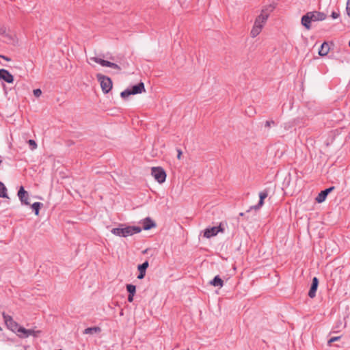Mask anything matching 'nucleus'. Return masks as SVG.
Returning <instances> with one entry per match:
<instances>
[{
	"instance_id": "9",
	"label": "nucleus",
	"mask_w": 350,
	"mask_h": 350,
	"mask_svg": "<svg viewBox=\"0 0 350 350\" xmlns=\"http://www.w3.org/2000/svg\"><path fill=\"white\" fill-rule=\"evenodd\" d=\"M18 197L21 202L22 204L25 205H29V194L25 190L24 187L21 186L18 191Z\"/></svg>"
},
{
	"instance_id": "19",
	"label": "nucleus",
	"mask_w": 350,
	"mask_h": 350,
	"mask_svg": "<svg viewBox=\"0 0 350 350\" xmlns=\"http://www.w3.org/2000/svg\"><path fill=\"white\" fill-rule=\"evenodd\" d=\"M311 22H312V20L310 19L308 13H307L306 15H304L301 17V24L307 29H310V23Z\"/></svg>"
},
{
	"instance_id": "38",
	"label": "nucleus",
	"mask_w": 350,
	"mask_h": 350,
	"mask_svg": "<svg viewBox=\"0 0 350 350\" xmlns=\"http://www.w3.org/2000/svg\"><path fill=\"white\" fill-rule=\"evenodd\" d=\"M187 350H189V349H187Z\"/></svg>"
},
{
	"instance_id": "12",
	"label": "nucleus",
	"mask_w": 350,
	"mask_h": 350,
	"mask_svg": "<svg viewBox=\"0 0 350 350\" xmlns=\"http://www.w3.org/2000/svg\"><path fill=\"white\" fill-rule=\"evenodd\" d=\"M221 230V228L217 226L206 228L204 230V236L206 238H211L212 237L217 235L218 232Z\"/></svg>"
},
{
	"instance_id": "32",
	"label": "nucleus",
	"mask_w": 350,
	"mask_h": 350,
	"mask_svg": "<svg viewBox=\"0 0 350 350\" xmlns=\"http://www.w3.org/2000/svg\"><path fill=\"white\" fill-rule=\"evenodd\" d=\"M274 124L273 121H267L265 123L267 126H270L271 124Z\"/></svg>"
},
{
	"instance_id": "24",
	"label": "nucleus",
	"mask_w": 350,
	"mask_h": 350,
	"mask_svg": "<svg viewBox=\"0 0 350 350\" xmlns=\"http://www.w3.org/2000/svg\"><path fill=\"white\" fill-rule=\"evenodd\" d=\"M126 290L129 293V294L135 295L136 287L135 285L133 284H127L126 285Z\"/></svg>"
},
{
	"instance_id": "15",
	"label": "nucleus",
	"mask_w": 350,
	"mask_h": 350,
	"mask_svg": "<svg viewBox=\"0 0 350 350\" xmlns=\"http://www.w3.org/2000/svg\"><path fill=\"white\" fill-rule=\"evenodd\" d=\"M148 262L145 261L142 265H138V271H139V274L137 276L138 279H143L146 275V270L148 267Z\"/></svg>"
},
{
	"instance_id": "18",
	"label": "nucleus",
	"mask_w": 350,
	"mask_h": 350,
	"mask_svg": "<svg viewBox=\"0 0 350 350\" xmlns=\"http://www.w3.org/2000/svg\"><path fill=\"white\" fill-rule=\"evenodd\" d=\"M329 51V46L328 43L325 42L321 44V46L319 50V54L321 56H325L326 55H327Z\"/></svg>"
},
{
	"instance_id": "35",
	"label": "nucleus",
	"mask_w": 350,
	"mask_h": 350,
	"mask_svg": "<svg viewBox=\"0 0 350 350\" xmlns=\"http://www.w3.org/2000/svg\"><path fill=\"white\" fill-rule=\"evenodd\" d=\"M240 215H241V216H243V213H240Z\"/></svg>"
},
{
	"instance_id": "37",
	"label": "nucleus",
	"mask_w": 350,
	"mask_h": 350,
	"mask_svg": "<svg viewBox=\"0 0 350 350\" xmlns=\"http://www.w3.org/2000/svg\"><path fill=\"white\" fill-rule=\"evenodd\" d=\"M1 330H2V329H1V327H0V331H1Z\"/></svg>"
},
{
	"instance_id": "25",
	"label": "nucleus",
	"mask_w": 350,
	"mask_h": 350,
	"mask_svg": "<svg viewBox=\"0 0 350 350\" xmlns=\"http://www.w3.org/2000/svg\"><path fill=\"white\" fill-rule=\"evenodd\" d=\"M28 144L29 145L30 149L31 150H34L37 148V144L33 139H29L27 141Z\"/></svg>"
},
{
	"instance_id": "30",
	"label": "nucleus",
	"mask_w": 350,
	"mask_h": 350,
	"mask_svg": "<svg viewBox=\"0 0 350 350\" xmlns=\"http://www.w3.org/2000/svg\"><path fill=\"white\" fill-rule=\"evenodd\" d=\"M177 153H178L177 154V158L178 159H181V156H182V151H181V150L180 149H178L177 150Z\"/></svg>"
},
{
	"instance_id": "31",
	"label": "nucleus",
	"mask_w": 350,
	"mask_h": 350,
	"mask_svg": "<svg viewBox=\"0 0 350 350\" xmlns=\"http://www.w3.org/2000/svg\"><path fill=\"white\" fill-rule=\"evenodd\" d=\"M133 297H134V295L129 294V297H128V301L129 302H132L133 301Z\"/></svg>"
},
{
	"instance_id": "17",
	"label": "nucleus",
	"mask_w": 350,
	"mask_h": 350,
	"mask_svg": "<svg viewBox=\"0 0 350 350\" xmlns=\"http://www.w3.org/2000/svg\"><path fill=\"white\" fill-rule=\"evenodd\" d=\"M142 224H143V229L145 230H150L156 226L155 223L149 217L143 219Z\"/></svg>"
},
{
	"instance_id": "10",
	"label": "nucleus",
	"mask_w": 350,
	"mask_h": 350,
	"mask_svg": "<svg viewBox=\"0 0 350 350\" xmlns=\"http://www.w3.org/2000/svg\"><path fill=\"white\" fill-rule=\"evenodd\" d=\"M0 80L12 83L14 81V77L8 70L0 69Z\"/></svg>"
},
{
	"instance_id": "5",
	"label": "nucleus",
	"mask_w": 350,
	"mask_h": 350,
	"mask_svg": "<svg viewBox=\"0 0 350 350\" xmlns=\"http://www.w3.org/2000/svg\"><path fill=\"white\" fill-rule=\"evenodd\" d=\"M151 174L159 183H163L165 181L166 174L161 167H152Z\"/></svg>"
},
{
	"instance_id": "33",
	"label": "nucleus",
	"mask_w": 350,
	"mask_h": 350,
	"mask_svg": "<svg viewBox=\"0 0 350 350\" xmlns=\"http://www.w3.org/2000/svg\"><path fill=\"white\" fill-rule=\"evenodd\" d=\"M0 57L3 58V59L6 60V61H10L11 59L10 58H8V57H5L4 55H0Z\"/></svg>"
},
{
	"instance_id": "11",
	"label": "nucleus",
	"mask_w": 350,
	"mask_h": 350,
	"mask_svg": "<svg viewBox=\"0 0 350 350\" xmlns=\"http://www.w3.org/2000/svg\"><path fill=\"white\" fill-rule=\"evenodd\" d=\"M312 21H323L326 18V14L319 12H308Z\"/></svg>"
},
{
	"instance_id": "14",
	"label": "nucleus",
	"mask_w": 350,
	"mask_h": 350,
	"mask_svg": "<svg viewBox=\"0 0 350 350\" xmlns=\"http://www.w3.org/2000/svg\"><path fill=\"white\" fill-rule=\"evenodd\" d=\"M267 196H268V192L267 191H263L260 192V193H259L260 200H259L258 204L256 206H251L250 209H255V210L259 209L263 205L264 200L267 197Z\"/></svg>"
},
{
	"instance_id": "3",
	"label": "nucleus",
	"mask_w": 350,
	"mask_h": 350,
	"mask_svg": "<svg viewBox=\"0 0 350 350\" xmlns=\"http://www.w3.org/2000/svg\"><path fill=\"white\" fill-rule=\"evenodd\" d=\"M145 92L144 84L142 82L139 83L137 85H133L131 88H127L121 92V97L123 98H127L131 95H135L141 94Z\"/></svg>"
},
{
	"instance_id": "4",
	"label": "nucleus",
	"mask_w": 350,
	"mask_h": 350,
	"mask_svg": "<svg viewBox=\"0 0 350 350\" xmlns=\"http://www.w3.org/2000/svg\"><path fill=\"white\" fill-rule=\"evenodd\" d=\"M97 79L100 83V87L103 92L108 93L112 88V82L110 78L102 75L101 74H98Z\"/></svg>"
},
{
	"instance_id": "23",
	"label": "nucleus",
	"mask_w": 350,
	"mask_h": 350,
	"mask_svg": "<svg viewBox=\"0 0 350 350\" xmlns=\"http://www.w3.org/2000/svg\"><path fill=\"white\" fill-rule=\"evenodd\" d=\"M100 331V329L98 327H88L84 330L83 333L85 334H92L94 333L99 332Z\"/></svg>"
},
{
	"instance_id": "22",
	"label": "nucleus",
	"mask_w": 350,
	"mask_h": 350,
	"mask_svg": "<svg viewBox=\"0 0 350 350\" xmlns=\"http://www.w3.org/2000/svg\"><path fill=\"white\" fill-rule=\"evenodd\" d=\"M43 206V204L40 202H34L31 205V208L34 211L36 215H39V211L40 208Z\"/></svg>"
},
{
	"instance_id": "16",
	"label": "nucleus",
	"mask_w": 350,
	"mask_h": 350,
	"mask_svg": "<svg viewBox=\"0 0 350 350\" xmlns=\"http://www.w3.org/2000/svg\"><path fill=\"white\" fill-rule=\"evenodd\" d=\"M318 284H319L318 279L316 277H314L312 279V286H311L310 289L308 293V296L310 297L313 298L315 297Z\"/></svg>"
},
{
	"instance_id": "8",
	"label": "nucleus",
	"mask_w": 350,
	"mask_h": 350,
	"mask_svg": "<svg viewBox=\"0 0 350 350\" xmlns=\"http://www.w3.org/2000/svg\"><path fill=\"white\" fill-rule=\"evenodd\" d=\"M90 61H93L97 64H99L100 65H101L102 66H104V67H109V68H112L113 69H116L118 70H120V67L118 64L111 62H109V61H107V60L102 59L96 57H90Z\"/></svg>"
},
{
	"instance_id": "26",
	"label": "nucleus",
	"mask_w": 350,
	"mask_h": 350,
	"mask_svg": "<svg viewBox=\"0 0 350 350\" xmlns=\"http://www.w3.org/2000/svg\"><path fill=\"white\" fill-rule=\"evenodd\" d=\"M346 11L348 16L350 18V0H347L346 5Z\"/></svg>"
},
{
	"instance_id": "36",
	"label": "nucleus",
	"mask_w": 350,
	"mask_h": 350,
	"mask_svg": "<svg viewBox=\"0 0 350 350\" xmlns=\"http://www.w3.org/2000/svg\"><path fill=\"white\" fill-rule=\"evenodd\" d=\"M349 46H350V40H349Z\"/></svg>"
},
{
	"instance_id": "1",
	"label": "nucleus",
	"mask_w": 350,
	"mask_h": 350,
	"mask_svg": "<svg viewBox=\"0 0 350 350\" xmlns=\"http://www.w3.org/2000/svg\"><path fill=\"white\" fill-rule=\"evenodd\" d=\"M273 8V6L269 5L261 11V13L256 18L254 24L250 31V36L252 38H256L260 34L269 18L270 12H272Z\"/></svg>"
},
{
	"instance_id": "28",
	"label": "nucleus",
	"mask_w": 350,
	"mask_h": 350,
	"mask_svg": "<svg viewBox=\"0 0 350 350\" xmlns=\"http://www.w3.org/2000/svg\"><path fill=\"white\" fill-rule=\"evenodd\" d=\"M340 336L332 337L328 340V345H330L332 342L337 341L340 339Z\"/></svg>"
},
{
	"instance_id": "2",
	"label": "nucleus",
	"mask_w": 350,
	"mask_h": 350,
	"mask_svg": "<svg viewBox=\"0 0 350 350\" xmlns=\"http://www.w3.org/2000/svg\"><path fill=\"white\" fill-rule=\"evenodd\" d=\"M142 231V228L138 226H121L118 228H113L111 232L116 236L126 237L139 233Z\"/></svg>"
},
{
	"instance_id": "21",
	"label": "nucleus",
	"mask_w": 350,
	"mask_h": 350,
	"mask_svg": "<svg viewBox=\"0 0 350 350\" xmlns=\"http://www.w3.org/2000/svg\"><path fill=\"white\" fill-rule=\"evenodd\" d=\"M0 198H8L7 194V189L4 184L0 181Z\"/></svg>"
},
{
	"instance_id": "27",
	"label": "nucleus",
	"mask_w": 350,
	"mask_h": 350,
	"mask_svg": "<svg viewBox=\"0 0 350 350\" xmlns=\"http://www.w3.org/2000/svg\"><path fill=\"white\" fill-rule=\"evenodd\" d=\"M33 93L36 97H39L42 94V91L40 89H36L33 91Z\"/></svg>"
},
{
	"instance_id": "6",
	"label": "nucleus",
	"mask_w": 350,
	"mask_h": 350,
	"mask_svg": "<svg viewBox=\"0 0 350 350\" xmlns=\"http://www.w3.org/2000/svg\"><path fill=\"white\" fill-rule=\"evenodd\" d=\"M16 335L21 338H25L30 336H37L38 333H39V331H35L33 329H27L24 328L23 327L18 326V329L15 331Z\"/></svg>"
},
{
	"instance_id": "29",
	"label": "nucleus",
	"mask_w": 350,
	"mask_h": 350,
	"mask_svg": "<svg viewBox=\"0 0 350 350\" xmlns=\"http://www.w3.org/2000/svg\"><path fill=\"white\" fill-rule=\"evenodd\" d=\"M340 16V14L339 12H332V17L334 18V19H336L339 17Z\"/></svg>"
},
{
	"instance_id": "7",
	"label": "nucleus",
	"mask_w": 350,
	"mask_h": 350,
	"mask_svg": "<svg viewBox=\"0 0 350 350\" xmlns=\"http://www.w3.org/2000/svg\"><path fill=\"white\" fill-rule=\"evenodd\" d=\"M3 318L8 329L15 332L18 329L19 325L13 319V318L5 313H3Z\"/></svg>"
},
{
	"instance_id": "34",
	"label": "nucleus",
	"mask_w": 350,
	"mask_h": 350,
	"mask_svg": "<svg viewBox=\"0 0 350 350\" xmlns=\"http://www.w3.org/2000/svg\"><path fill=\"white\" fill-rule=\"evenodd\" d=\"M2 162H3V160H2L1 157L0 156V165L2 163Z\"/></svg>"
},
{
	"instance_id": "20",
	"label": "nucleus",
	"mask_w": 350,
	"mask_h": 350,
	"mask_svg": "<svg viewBox=\"0 0 350 350\" xmlns=\"http://www.w3.org/2000/svg\"><path fill=\"white\" fill-rule=\"evenodd\" d=\"M210 284L214 286H219V288L222 287L224 285L223 280L219 278V276H215L213 280L210 282Z\"/></svg>"
},
{
	"instance_id": "13",
	"label": "nucleus",
	"mask_w": 350,
	"mask_h": 350,
	"mask_svg": "<svg viewBox=\"0 0 350 350\" xmlns=\"http://www.w3.org/2000/svg\"><path fill=\"white\" fill-rule=\"evenodd\" d=\"M334 189V187L327 188L323 191H321L317 197L316 198V201L318 203H322L326 199L327 196Z\"/></svg>"
}]
</instances>
